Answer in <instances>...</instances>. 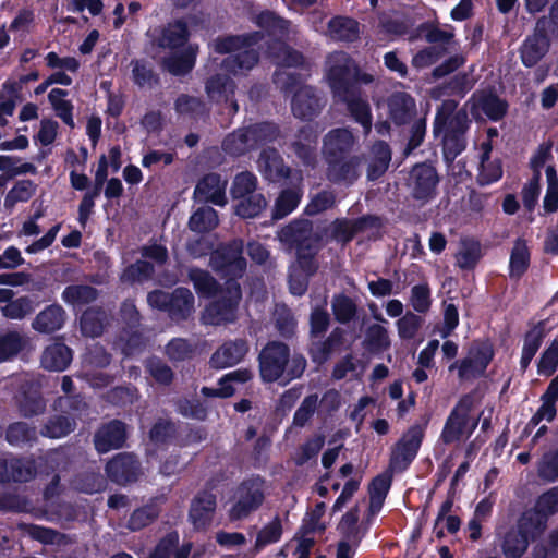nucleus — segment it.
<instances>
[{
	"label": "nucleus",
	"mask_w": 558,
	"mask_h": 558,
	"mask_svg": "<svg viewBox=\"0 0 558 558\" xmlns=\"http://www.w3.org/2000/svg\"><path fill=\"white\" fill-rule=\"evenodd\" d=\"M306 368L302 354H290L287 344L279 341L269 342L259 353V372L264 381L274 383L280 378L284 383L300 378Z\"/></svg>",
	"instance_id": "nucleus-1"
},
{
	"label": "nucleus",
	"mask_w": 558,
	"mask_h": 558,
	"mask_svg": "<svg viewBox=\"0 0 558 558\" xmlns=\"http://www.w3.org/2000/svg\"><path fill=\"white\" fill-rule=\"evenodd\" d=\"M260 38L259 33L217 38L214 41L215 51L229 53L223 59L221 68L234 75L243 74L253 69L258 62V52L254 49V45Z\"/></svg>",
	"instance_id": "nucleus-2"
},
{
	"label": "nucleus",
	"mask_w": 558,
	"mask_h": 558,
	"mask_svg": "<svg viewBox=\"0 0 558 558\" xmlns=\"http://www.w3.org/2000/svg\"><path fill=\"white\" fill-rule=\"evenodd\" d=\"M274 83L281 92L294 90L291 108L296 118L311 120L319 113L320 97L312 86L301 84L300 75L280 68L274 73Z\"/></svg>",
	"instance_id": "nucleus-3"
},
{
	"label": "nucleus",
	"mask_w": 558,
	"mask_h": 558,
	"mask_svg": "<svg viewBox=\"0 0 558 558\" xmlns=\"http://www.w3.org/2000/svg\"><path fill=\"white\" fill-rule=\"evenodd\" d=\"M475 399L471 393L462 396L446 420L440 438L445 444L460 441L468 438L475 430L484 412L478 416H472Z\"/></svg>",
	"instance_id": "nucleus-4"
},
{
	"label": "nucleus",
	"mask_w": 558,
	"mask_h": 558,
	"mask_svg": "<svg viewBox=\"0 0 558 558\" xmlns=\"http://www.w3.org/2000/svg\"><path fill=\"white\" fill-rule=\"evenodd\" d=\"M148 304L168 314L172 322L189 319L195 312V298L187 288H177L172 292L155 290L147 295Z\"/></svg>",
	"instance_id": "nucleus-5"
},
{
	"label": "nucleus",
	"mask_w": 558,
	"mask_h": 558,
	"mask_svg": "<svg viewBox=\"0 0 558 558\" xmlns=\"http://www.w3.org/2000/svg\"><path fill=\"white\" fill-rule=\"evenodd\" d=\"M267 486L263 478L256 476L243 481L234 490L229 519L239 521L257 511L265 501Z\"/></svg>",
	"instance_id": "nucleus-6"
},
{
	"label": "nucleus",
	"mask_w": 558,
	"mask_h": 558,
	"mask_svg": "<svg viewBox=\"0 0 558 558\" xmlns=\"http://www.w3.org/2000/svg\"><path fill=\"white\" fill-rule=\"evenodd\" d=\"M241 298L242 291L239 282L227 280L221 298L206 306L202 313V323L213 326L234 323Z\"/></svg>",
	"instance_id": "nucleus-7"
},
{
	"label": "nucleus",
	"mask_w": 558,
	"mask_h": 558,
	"mask_svg": "<svg viewBox=\"0 0 558 558\" xmlns=\"http://www.w3.org/2000/svg\"><path fill=\"white\" fill-rule=\"evenodd\" d=\"M209 265L216 272L229 277V280L236 281L246 269V259L243 257V241L236 239L219 246L211 253Z\"/></svg>",
	"instance_id": "nucleus-8"
},
{
	"label": "nucleus",
	"mask_w": 558,
	"mask_h": 558,
	"mask_svg": "<svg viewBox=\"0 0 558 558\" xmlns=\"http://www.w3.org/2000/svg\"><path fill=\"white\" fill-rule=\"evenodd\" d=\"M326 76L336 97L356 87L357 66L345 52H333L326 61Z\"/></svg>",
	"instance_id": "nucleus-9"
},
{
	"label": "nucleus",
	"mask_w": 558,
	"mask_h": 558,
	"mask_svg": "<svg viewBox=\"0 0 558 558\" xmlns=\"http://www.w3.org/2000/svg\"><path fill=\"white\" fill-rule=\"evenodd\" d=\"M424 438V428L412 425L391 449L390 469L396 472L404 471L416 457Z\"/></svg>",
	"instance_id": "nucleus-10"
},
{
	"label": "nucleus",
	"mask_w": 558,
	"mask_h": 558,
	"mask_svg": "<svg viewBox=\"0 0 558 558\" xmlns=\"http://www.w3.org/2000/svg\"><path fill=\"white\" fill-rule=\"evenodd\" d=\"M439 177L436 169L427 163H420L412 168L408 179L411 196L426 204L436 195Z\"/></svg>",
	"instance_id": "nucleus-11"
},
{
	"label": "nucleus",
	"mask_w": 558,
	"mask_h": 558,
	"mask_svg": "<svg viewBox=\"0 0 558 558\" xmlns=\"http://www.w3.org/2000/svg\"><path fill=\"white\" fill-rule=\"evenodd\" d=\"M278 236L281 242L295 245L298 251H317L323 238L308 220L291 222L280 230Z\"/></svg>",
	"instance_id": "nucleus-12"
},
{
	"label": "nucleus",
	"mask_w": 558,
	"mask_h": 558,
	"mask_svg": "<svg viewBox=\"0 0 558 558\" xmlns=\"http://www.w3.org/2000/svg\"><path fill=\"white\" fill-rule=\"evenodd\" d=\"M492 359V347L487 343H476L471 347L468 356L459 365L454 363L449 369L452 371L458 366L459 378L469 380L483 375Z\"/></svg>",
	"instance_id": "nucleus-13"
},
{
	"label": "nucleus",
	"mask_w": 558,
	"mask_h": 558,
	"mask_svg": "<svg viewBox=\"0 0 558 558\" xmlns=\"http://www.w3.org/2000/svg\"><path fill=\"white\" fill-rule=\"evenodd\" d=\"M108 477L120 485L136 482L143 474L141 463L133 453L122 452L114 456L106 465Z\"/></svg>",
	"instance_id": "nucleus-14"
},
{
	"label": "nucleus",
	"mask_w": 558,
	"mask_h": 558,
	"mask_svg": "<svg viewBox=\"0 0 558 558\" xmlns=\"http://www.w3.org/2000/svg\"><path fill=\"white\" fill-rule=\"evenodd\" d=\"M327 179L337 184H353L361 174L362 158L343 156L326 161Z\"/></svg>",
	"instance_id": "nucleus-15"
},
{
	"label": "nucleus",
	"mask_w": 558,
	"mask_h": 558,
	"mask_svg": "<svg viewBox=\"0 0 558 558\" xmlns=\"http://www.w3.org/2000/svg\"><path fill=\"white\" fill-rule=\"evenodd\" d=\"M336 98L345 105L349 114L362 125L364 134H369L373 125L371 106L361 90L357 87H352Z\"/></svg>",
	"instance_id": "nucleus-16"
},
{
	"label": "nucleus",
	"mask_w": 558,
	"mask_h": 558,
	"mask_svg": "<svg viewBox=\"0 0 558 558\" xmlns=\"http://www.w3.org/2000/svg\"><path fill=\"white\" fill-rule=\"evenodd\" d=\"M355 137L347 128H338L329 131L323 140V155L325 160L343 157L349 154L354 145Z\"/></svg>",
	"instance_id": "nucleus-17"
},
{
	"label": "nucleus",
	"mask_w": 558,
	"mask_h": 558,
	"mask_svg": "<svg viewBox=\"0 0 558 558\" xmlns=\"http://www.w3.org/2000/svg\"><path fill=\"white\" fill-rule=\"evenodd\" d=\"M227 180L218 173L206 174L194 190V198L198 202L213 203L217 206L227 204Z\"/></svg>",
	"instance_id": "nucleus-18"
},
{
	"label": "nucleus",
	"mask_w": 558,
	"mask_h": 558,
	"mask_svg": "<svg viewBox=\"0 0 558 558\" xmlns=\"http://www.w3.org/2000/svg\"><path fill=\"white\" fill-rule=\"evenodd\" d=\"M126 438L125 425L120 421H111L101 426L94 437L95 448L99 453H106L110 450L123 446Z\"/></svg>",
	"instance_id": "nucleus-19"
},
{
	"label": "nucleus",
	"mask_w": 558,
	"mask_h": 558,
	"mask_svg": "<svg viewBox=\"0 0 558 558\" xmlns=\"http://www.w3.org/2000/svg\"><path fill=\"white\" fill-rule=\"evenodd\" d=\"M377 218L375 217H362L356 220L349 219H336L328 228L330 238L340 243L350 242L354 235L368 226H376Z\"/></svg>",
	"instance_id": "nucleus-20"
},
{
	"label": "nucleus",
	"mask_w": 558,
	"mask_h": 558,
	"mask_svg": "<svg viewBox=\"0 0 558 558\" xmlns=\"http://www.w3.org/2000/svg\"><path fill=\"white\" fill-rule=\"evenodd\" d=\"M39 75L37 72H33L28 75L22 76L20 83L5 82L2 85V93L0 94V126H5L8 123V117L13 116L21 90V84L28 81L38 80Z\"/></svg>",
	"instance_id": "nucleus-21"
},
{
	"label": "nucleus",
	"mask_w": 558,
	"mask_h": 558,
	"mask_svg": "<svg viewBox=\"0 0 558 558\" xmlns=\"http://www.w3.org/2000/svg\"><path fill=\"white\" fill-rule=\"evenodd\" d=\"M247 351V342L243 339L227 341L213 354L211 365L216 368L233 366L243 360Z\"/></svg>",
	"instance_id": "nucleus-22"
},
{
	"label": "nucleus",
	"mask_w": 558,
	"mask_h": 558,
	"mask_svg": "<svg viewBox=\"0 0 558 558\" xmlns=\"http://www.w3.org/2000/svg\"><path fill=\"white\" fill-rule=\"evenodd\" d=\"M257 167L264 178L271 182L280 181L290 173L281 155L274 148L263 149L257 160Z\"/></svg>",
	"instance_id": "nucleus-23"
},
{
	"label": "nucleus",
	"mask_w": 558,
	"mask_h": 558,
	"mask_svg": "<svg viewBox=\"0 0 558 558\" xmlns=\"http://www.w3.org/2000/svg\"><path fill=\"white\" fill-rule=\"evenodd\" d=\"M216 509V496L209 492L199 493L192 501L190 521L196 530L205 529Z\"/></svg>",
	"instance_id": "nucleus-24"
},
{
	"label": "nucleus",
	"mask_w": 558,
	"mask_h": 558,
	"mask_svg": "<svg viewBox=\"0 0 558 558\" xmlns=\"http://www.w3.org/2000/svg\"><path fill=\"white\" fill-rule=\"evenodd\" d=\"M389 117L398 124L402 125L412 120L416 113L415 100L405 92H396L387 100Z\"/></svg>",
	"instance_id": "nucleus-25"
},
{
	"label": "nucleus",
	"mask_w": 558,
	"mask_h": 558,
	"mask_svg": "<svg viewBox=\"0 0 558 558\" xmlns=\"http://www.w3.org/2000/svg\"><path fill=\"white\" fill-rule=\"evenodd\" d=\"M316 145L317 133L311 126H304L295 135L291 147L303 165L314 167L317 162Z\"/></svg>",
	"instance_id": "nucleus-26"
},
{
	"label": "nucleus",
	"mask_w": 558,
	"mask_h": 558,
	"mask_svg": "<svg viewBox=\"0 0 558 558\" xmlns=\"http://www.w3.org/2000/svg\"><path fill=\"white\" fill-rule=\"evenodd\" d=\"M65 319L64 308L59 304H51L36 315L32 327L40 333H52L63 327Z\"/></svg>",
	"instance_id": "nucleus-27"
},
{
	"label": "nucleus",
	"mask_w": 558,
	"mask_h": 558,
	"mask_svg": "<svg viewBox=\"0 0 558 558\" xmlns=\"http://www.w3.org/2000/svg\"><path fill=\"white\" fill-rule=\"evenodd\" d=\"M366 175L371 181L380 178L388 169L391 160V150L387 143L376 142L366 157Z\"/></svg>",
	"instance_id": "nucleus-28"
},
{
	"label": "nucleus",
	"mask_w": 558,
	"mask_h": 558,
	"mask_svg": "<svg viewBox=\"0 0 558 558\" xmlns=\"http://www.w3.org/2000/svg\"><path fill=\"white\" fill-rule=\"evenodd\" d=\"M547 526V519L535 507L525 510L517 521L515 529L529 542L536 539L541 536Z\"/></svg>",
	"instance_id": "nucleus-29"
},
{
	"label": "nucleus",
	"mask_w": 558,
	"mask_h": 558,
	"mask_svg": "<svg viewBox=\"0 0 558 558\" xmlns=\"http://www.w3.org/2000/svg\"><path fill=\"white\" fill-rule=\"evenodd\" d=\"M325 34L333 40L354 41L360 36L359 23L347 16H335L327 23Z\"/></svg>",
	"instance_id": "nucleus-30"
},
{
	"label": "nucleus",
	"mask_w": 558,
	"mask_h": 558,
	"mask_svg": "<svg viewBox=\"0 0 558 558\" xmlns=\"http://www.w3.org/2000/svg\"><path fill=\"white\" fill-rule=\"evenodd\" d=\"M16 400L19 410L25 417L40 415L46 410V402L34 385H23Z\"/></svg>",
	"instance_id": "nucleus-31"
},
{
	"label": "nucleus",
	"mask_w": 558,
	"mask_h": 558,
	"mask_svg": "<svg viewBox=\"0 0 558 558\" xmlns=\"http://www.w3.org/2000/svg\"><path fill=\"white\" fill-rule=\"evenodd\" d=\"M72 361V351L64 343L54 342L41 354V366L48 371L62 372Z\"/></svg>",
	"instance_id": "nucleus-32"
},
{
	"label": "nucleus",
	"mask_w": 558,
	"mask_h": 558,
	"mask_svg": "<svg viewBox=\"0 0 558 558\" xmlns=\"http://www.w3.org/2000/svg\"><path fill=\"white\" fill-rule=\"evenodd\" d=\"M549 41L545 34L534 33L527 37L521 47V59L524 65H535L547 52Z\"/></svg>",
	"instance_id": "nucleus-33"
},
{
	"label": "nucleus",
	"mask_w": 558,
	"mask_h": 558,
	"mask_svg": "<svg viewBox=\"0 0 558 558\" xmlns=\"http://www.w3.org/2000/svg\"><path fill=\"white\" fill-rule=\"evenodd\" d=\"M268 53L281 68H298L305 63L302 53L288 47L281 40L271 45L268 49Z\"/></svg>",
	"instance_id": "nucleus-34"
},
{
	"label": "nucleus",
	"mask_w": 558,
	"mask_h": 558,
	"mask_svg": "<svg viewBox=\"0 0 558 558\" xmlns=\"http://www.w3.org/2000/svg\"><path fill=\"white\" fill-rule=\"evenodd\" d=\"M331 310L335 319L342 325L353 322L357 314L355 301L344 293H337L332 296Z\"/></svg>",
	"instance_id": "nucleus-35"
},
{
	"label": "nucleus",
	"mask_w": 558,
	"mask_h": 558,
	"mask_svg": "<svg viewBox=\"0 0 558 558\" xmlns=\"http://www.w3.org/2000/svg\"><path fill=\"white\" fill-rule=\"evenodd\" d=\"M108 324V314L99 308H88L81 317V330L87 337H98Z\"/></svg>",
	"instance_id": "nucleus-36"
},
{
	"label": "nucleus",
	"mask_w": 558,
	"mask_h": 558,
	"mask_svg": "<svg viewBox=\"0 0 558 558\" xmlns=\"http://www.w3.org/2000/svg\"><path fill=\"white\" fill-rule=\"evenodd\" d=\"M482 257V246L478 241L464 239L460 242L456 254V263L461 269H472Z\"/></svg>",
	"instance_id": "nucleus-37"
},
{
	"label": "nucleus",
	"mask_w": 558,
	"mask_h": 558,
	"mask_svg": "<svg viewBox=\"0 0 558 558\" xmlns=\"http://www.w3.org/2000/svg\"><path fill=\"white\" fill-rule=\"evenodd\" d=\"M530 264V252L526 242L522 239H518L510 255V277L519 279L527 269Z\"/></svg>",
	"instance_id": "nucleus-38"
},
{
	"label": "nucleus",
	"mask_w": 558,
	"mask_h": 558,
	"mask_svg": "<svg viewBox=\"0 0 558 558\" xmlns=\"http://www.w3.org/2000/svg\"><path fill=\"white\" fill-rule=\"evenodd\" d=\"M218 226L217 211L209 207L203 206L195 210L189 220V227L197 233L208 232Z\"/></svg>",
	"instance_id": "nucleus-39"
},
{
	"label": "nucleus",
	"mask_w": 558,
	"mask_h": 558,
	"mask_svg": "<svg viewBox=\"0 0 558 558\" xmlns=\"http://www.w3.org/2000/svg\"><path fill=\"white\" fill-rule=\"evenodd\" d=\"M76 423L69 416H51L41 427L40 435L48 438H61L74 430Z\"/></svg>",
	"instance_id": "nucleus-40"
},
{
	"label": "nucleus",
	"mask_w": 558,
	"mask_h": 558,
	"mask_svg": "<svg viewBox=\"0 0 558 558\" xmlns=\"http://www.w3.org/2000/svg\"><path fill=\"white\" fill-rule=\"evenodd\" d=\"M529 544L527 538L512 527L501 541V550L506 558H520L526 551Z\"/></svg>",
	"instance_id": "nucleus-41"
},
{
	"label": "nucleus",
	"mask_w": 558,
	"mask_h": 558,
	"mask_svg": "<svg viewBox=\"0 0 558 558\" xmlns=\"http://www.w3.org/2000/svg\"><path fill=\"white\" fill-rule=\"evenodd\" d=\"M97 296V290L88 284L68 286L62 292V300L73 306L88 304Z\"/></svg>",
	"instance_id": "nucleus-42"
},
{
	"label": "nucleus",
	"mask_w": 558,
	"mask_h": 558,
	"mask_svg": "<svg viewBox=\"0 0 558 558\" xmlns=\"http://www.w3.org/2000/svg\"><path fill=\"white\" fill-rule=\"evenodd\" d=\"M255 23L267 31L271 36L279 38L288 37L290 33V23L275 13L266 11L258 14L255 19Z\"/></svg>",
	"instance_id": "nucleus-43"
},
{
	"label": "nucleus",
	"mask_w": 558,
	"mask_h": 558,
	"mask_svg": "<svg viewBox=\"0 0 558 558\" xmlns=\"http://www.w3.org/2000/svg\"><path fill=\"white\" fill-rule=\"evenodd\" d=\"M251 148L254 147L246 128L232 132L222 142V149L231 156L244 155Z\"/></svg>",
	"instance_id": "nucleus-44"
},
{
	"label": "nucleus",
	"mask_w": 558,
	"mask_h": 558,
	"mask_svg": "<svg viewBox=\"0 0 558 558\" xmlns=\"http://www.w3.org/2000/svg\"><path fill=\"white\" fill-rule=\"evenodd\" d=\"M274 325L280 336L291 338L296 330V319L286 304H277L272 314Z\"/></svg>",
	"instance_id": "nucleus-45"
},
{
	"label": "nucleus",
	"mask_w": 558,
	"mask_h": 558,
	"mask_svg": "<svg viewBox=\"0 0 558 558\" xmlns=\"http://www.w3.org/2000/svg\"><path fill=\"white\" fill-rule=\"evenodd\" d=\"M357 522L359 510L355 507L347 512L338 524V530L343 536V541H348L352 545H357L364 535V532L357 525Z\"/></svg>",
	"instance_id": "nucleus-46"
},
{
	"label": "nucleus",
	"mask_w": 558,
	"mask_h": 558,
	"mask_svg": "<svg viewBox=\"0 0 558 558\" xmlns=\"http://www.w3.org/2000/svg\"><path fill=\"white\" fill-rule=\"evenodd\" d=\"M391 478L388 475L376 476L369 485V512L377 513L385 501L390 488Z\"/></svg>",
	"instance_id": "nucleus-47"
},
{
	"label": "nucleus",
	"mask_w": 558,
	"mask_h": 558,
	"mask_svg": "<svg viewBox=\"0 0 558 558\" xmlns=\"http://www.w3.org/2000/svg\"><path fill=\"white\" fill-rule=\"evenodd\" d=\"M187 276L199 295L209 298L218 291V282L208 271L191 268Z\"/></svg>",
	"instance_id": "nucleus-48"
},
{
	"label": "nucleus",
	"mask_w": 558,
	"mask_h": 558,
	"mask_svg": "<svg viewBox=\"0 0 558 558\" xmlns=\"http://www.w3.org/2000/svg\"><path fill=\"white\" fill-rule=\"evenodd\" d=\"M302 197V192L299 189L283 190L278 196L272 217L275 219H282L292 213L299 205Z\"/></svg>",
	"instance_id": "nucleus-49"
},
{
	"label": "nucleus",
	"mask_w": 558,
	"mask_h": 558,
	"mask_svg": "<svg viewBox=\"0 0 558 558\" xmlns=\"http://www.w3.org/2000/svg\"><path fill=\"white\" fill-rule=\"evenodd\" d=\"M257 184L258 180L254 173L242 171L233 178L230 194L234 199L255 194Z\"/></svg>",
	"instance_id": "nucleus-50"
},
{
	"label": "nucleus",
	"mask_w": 558,
	"mask_h": 558,
	"mask_svg": "<svg viewBox=\"0 0 558 558\" xmlns=\"http://www.w3.org/2000/svg\"><path fill=\"white\" fill-rule=\"evenodd\" d=\"M196 49L190 46L182 54H173L165 60L166 69L173 75L189 73L195 64Z\"/></svg>",
	"instance_id": "nucleus-51"
},
{
	"label": "nucleus",
	"mask_w": 558,
	"mask_h": 558,
	"mask_svg": "<svg viewBox=\"0 0 558 558\" xmlns=\"http://www.w3.org/2000/svg\"><path fill=\"white\" fill-rule=\"evenodd\" d=\"M208 97L213 100H220L226 98L229 100V94H233L234 84L225 74H216L208 78L205 86Z\"/></svg>",
	"instance_id": "nucleus-52"
},
{
	"label": "nucleus",
	"mask_w": 558,
	"mask_h": 558,
	"mask_svg": "<svg viewBox=\"0 0 558 558\" xmlns=\"http://www.w3.org/2000/svg\"><path fill=\"white\" fill-rule=\"evenodd\" d=\"M239 199L240 202L235 206V214L242 218H254L267 206V202L260 193H255Z\"/></svg>",
	"instance_id": "nucleus-53"
},
{
	"label": "nucleus",
	"mask_w": 558,
	"mask_h": 558,
	"mask_svg": "<svg viewBox=\"0 0 558 558\" xmlns=\"http://www.w3.org/2000/svg\"><path fill=\"white\" fill-rule=\"evenodd\" d=\"M187 40V28L186 25L178 21L173 24H169L162 32L159 39V45L167 48H177L184 45Z\"/></svg>",
	"instance_id": "nucleus-54"
},
{
	"label": "nucleus",
	"mask_w": 558,
	"mask_h": 558,
	"mask_svg": "<svg viewBox=\"0 0 558 558\" xmlns=\"http://www.w3.org/2000/svg\"><path fill=\"white\" fill-rule=\"evenodd\" d=\"M36 184L31 180H21L8 192L4 207L13 208L20 202H27L36 192Z\"/></svg>",
	"instance_id": "nucleus-55"
},
{
	"label": "nucleus",
	"mask_w": 558,
	"mask_h": 558,
	"mask_svg": "<svg viewBox=\"0 0 558 558\" xmlns=\"http://www.w3.org/2000/svg\"><path fill=\"white\" fill-rule=\"evenodd\" d=\"M36 439V428L25 422H15L9 425L7 429V440L13 446H21Z\"/></svg>",
	"instance_id": "nucleus-56"
},
{
	"label": "nucleus",
	"mask_w": 558,
	"mask_h": 558,
	"mask_svg": "<svg viewBox=\"0 0 558 558\" xmlns=\"http://www.w3.org/2000/svg\"><path fill=\"white\" fill-rule=\"evenodd\" d=\"M477 107L494 121L501 119L507 111V104L494 94L480 95Z\"/></svg>",
	"instance_id": "nucleus-57"
},
{
	"label": "nucleus",
	"mask_w": 558,
	"mask_h": 558,
	"mask_svg": "<svg viewBox=\"0 0 558 558\" xmlns=\"http://www.w3.org/2000/svg\"><path fill=\"white\" fill-rule=\"evenodd\" d=\"M489 148L482 156L477 181L481 185H487L498 181L502 175V167L499 160H489Z\"/></svg>",
	"instance_id": "nucleus-58"
},
{
	"label": "nucleus",
	"mask_w": 558,
	"mask_h": 558,
	"mask_svg": "<svg viewBox=\"0 0 558 558\" xmlns=\"http://www.w3.org/2000/svg\"><path fill=\"white\" fill-rule=\"evenodd\" d=\"M0 311L5 318L21 320L34 312V306L29 298L21 296L1 306Z\"/></svg>",
	"instance_id": "nucleus-59"
},
{
	"label": "nucleus",
	"mask_w": 558,
	"mask_h": 558,
	"mask_svg": "<svg viewBox=\"0 0 558 558\" xmlns=\"http://www.w3.org/2000/svg\"><path fill=\"white\" fill-rule=\"evenodd\" d=\"M66 95V90L61 88H53L50 90L48 99L63 122L70 126H74L72 118V105L70 101L64 99Z\"/></svg>",
	"instance_id": "nucleus-60"
},
{
	"label": "nucleus",
	"mask_w": 558,
	"mask_h": 558,
	"mask_svg": "<svg viewBox=\"0 0 558 558\" xmlns=\"http://www.w3.org/2000/svg\"><path fill=\"white\" fill-rule=\"evenodd\" d=\"M11 481L27 482L36 474L35 461L31 458H11Z\"/></svg>",
	"instance_id": "nucleus-61"
},
{
	"label": "nucleus",
	"mask_w": 558,
	"mask_h": 558,
	"mask_svg": "<svg viewBox=\"0 0 558 558\" xmlns=\"http://www.w3.org/2000/svg\"><path fill=\"white\" fill-rule=\"evenodd\" d=\"M319 404L317 393L306 396L293 415V425L304 427L316 412Z\"/></svg>",
	"instance_id": "nucleus-62"
},
{
	"label": "nucleus",
	"mask_w": 558,
	"mask_h": 558,
	"mask_svg": "<svg viewBox=\"0 0 558 558\" xmlns=\"http://www.w3.org/2000/svg\"><path fill=\"white\" fill-rule=\"evenodd\" d=\"M281 521L278 517H276L258 532L254 546L255 549L259 550L269 544L278 542L281 537Z\"/></svg>",
	"instance_id": "nucleus-63"
},
{
	"label": "nucleus",
	"mask_w": 558,
	"mask_h": 558,
	"mask_svg": "<svg viewBox=\"0 0 558 558\" xmlns=\"http://www.w3.org/2000/svg\"><path fill=\"white\" fill-rule=\"evenodd\" d=\"M537 474L546 482H555L558 480V450L543 454Z\"/></svg>",
	"instance_id": "nucleus-64"
}]
</instances>
